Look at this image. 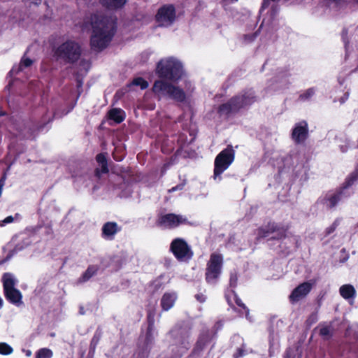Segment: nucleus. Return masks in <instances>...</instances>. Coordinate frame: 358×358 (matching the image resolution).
<instances>
[{"instance_id":"obj_3","label":"nucleus","mask_w":358,"mask_h":358,"mask_svg":"<svg viewBox=\"0 0 358 358\" xmlns=\"http://www.w3.org/2000/svg\"><path fill=\"white\" fill-rule=\"evenodd\" d=\"M257 101L255 92L252 90H245L240 94L230 98L227 102L219 105L217 112L222 116L227 117L231 115L239 113L243 108L251 106Z\"/></svg>"},{"instance_id":"obj_51","label":"nucleus","mask_w":358,"mask_h":358,"mask_svg":"<svg viewBox=\"0 0 358 358\" xmlns=\"http://www.w3.org/2000/svg\"><path fill=\"white\" fill-rule=\"evenodd\" d=\"M228 303H229V305L231 306V307L235 310V308H234V306L228 300Z\"/></svg>"},{"instance_id":"obj_53","label":"nucleus","mask_w":358,"mask_h":358,"mask_svg":"<svg viewBox=\"0 0 358 358\" xmlns=\"http://www.w3.org/2000/svg\"><path fill=\"white\" fill-rule=\"evenodd\" d=\"M236 1H238V0H229V1L231 3L236 2Z\"/></svg>"},{"instance_id":"obj_5","label":"nucleus","mask_w":358,"mask_h":358,"mask_svg":"<svg viewBox=\"0 0 358 358\" xmlns=\"http://www.w3.org/2000/svg\"><path fill=\"white\" fill-rule=\"evenodd\" d=\"M235 159V150L231 145L220 151L214 160V178L220 177Z\"/></svg>"},{"instance_id":"obj_43","label":"nucleus","mask_w":358,"mask_h":358,"mask_svg":"<svg viewBox=\"0 0 358 358\" xmlns=\"http://www.w3.org/2000/svg\"><path fill=\"white\" fill-rule=\"evenodd\" d=\"M36 358H45V349L42 348L38 351Z\"/></svg>"},{"instance_id":"obj_17","label":"nucleus","mask_w":358,"mask_h":358,"mask_svg":"<svg viewBox=\"0 0 358 358\" xmlns=\"http://www.w3.org/2000/svg\"><path fill=\"white\" fill-rule=\"evenodd\" d=\"M96 160L99 164L101 165V169L96 168L94 174L95 176L98 178H100L101 175L102 173L106 174L109 173V168L108 164L107 159V153L106 152H100L98 153L96 157Z\"/></svg>"},{"instance_id":"obj_47","label":"nucleus","mask_w":358,"mask_h":358,"mask_svg":"<svg viewBox=\"0 0 358 358\" xmlns=\"http://www.w3.org/2000/svg\"><path fill=\"white\" fill-rule=\"evenodd\" d=\"M98 341H99V337H96V335H94L93 338H92L91 344L92 345L94 344V345H96Z\"/></svg>"},{"instance_id":"obj_41","label":"nucleus","mask_w":358,"mask_h":358,"mask_svg":"<svg viewBox=\"0 0 358 358\" xmlns=\"http://www.w3.org/2000/svg\"><path fill=\"white\" fill-rule=\"evenodd\" d=\"M329 1H331L332 3H334L336 5V6H337V7H341V6L348 3V1L346 0H329Z\"/></svg>"},{"instance_id":"obj_28","label":"nucleus","mask_w":358,"mask_h":358,"mask_svg":"<svg viewBox=\"0 0 358 358\" xmlns=\"http://www.w3.org/2000/svg\"><path fill=\"white\" fill-rule=\"evenodd\" d=\"M319 335L322 337L324 341H329L333 335L331 327H322L319 330Z\"/></svg>"},{"instance_id":"obj_16","label":"nucleus","mask_w":358,"mask_h":358,"mask_svg":"<svg viewBox=\"0 0 358 358\" xmlns=\"http://www.w3.org/2000/svg\"><path fill=\"white\" fill-rule=\"evenodd\" d=\"M121 228L115 222H108L101 228V236L106 239L113 240L114 236L120 231Z\"/></svg>"},{"instance_id":"obj_6","label":"nucleus","mask_w":358,"mask_h":358,"mask_svg":"<svg viewBox=\"0 0 358 358\" xmlns=\"http://www.w3.org/2000/svg\"><path fill=\"white\" fill-rule=\"evenodd\" d=\"M215 332L206 329L201 331L194 347L187 358H199L206 348L212 344L210 350L215 348Z\"/></svg>"},{"instance_id":"obj_13","label":"nucleus","mask_w":358,"mask_h":358,"mask_svg":"<svg viewBox=\"0 0 358 358\" xmlns=\"http://www.w3.org/2000/svg\"><path fill=\"white\" fill-rule=\"evenodd\" d=\"M350 194L345 192L341 187L336 188L334 191L327 194L322 200V203L327 206L328 209L334 208L345 198H348Z\"/></svg>"},{"instance_id":"obj_30","label":"nucleus","mask_w":358,"mask_h":358,"mask_svg":"<svg viewBox=\"0 0 358 358\" xmlns=\"http://www.w3.org/2000/svg\"><path fill=\"white\" fill-rule=\"evenodd\" d=\"M234 299L236 304L243 309L245 316L247 317L249 315V309L244 304L243 301L238 297L236 292L234 293Z\"/></svg>"},{"instance_id":"obj_31","label":"nucleus","mask_w":358,"mask_h":358,"mask_svg":"<svg viewBox=\"0 0 358 358\" xmlns=\"http://www.w3.org/2000/svg\"><path fill=\"white\" fill-rule=\"evenodd\" d=\"M339 224H340V219L337 218L333 222V223L331 224V226L326 228L325 236H328L332 234Z\"/></svg>"},{"instance_id":"obj_18","label":"nucleus","mask_w":358,"mask_h":358,"mask_svg":"<svg viewBox=\"0 0 358 358\" xmlns=\"http://www.w3.org/2000/svg\"><path fill=\"white\" fill-rule=\"evenodd\" d=\"M153 330L154 329H150V327L147 328L144 341V348L142 352L139 353V356L142 355L143 358H148L149 356L152 345L154 343Z\"/></svg>"},{"instance_id":"obj_33","label":"nucleus","mask_w":358,"mask_h":358,"mask_svg":"<svg viewBox=\"0 0 358 358\" xmlns=\"http://www.w3.org/2000/svg\"><path fill=\"white\" fill-rule=\"evenodd\" d=\"M318 320V315L317 313H313L311 315H310L308 318L306 320V326L310 327L313 325V324H315L317 321Z\"/></svg>"},{"instance_id":"obj_2","label":"nucleus","mask_w":358,"mask_h":358,"mask_svg":"<svg viewBox=\"0 0 358 358\" xmlns=\"http://www.w3.org/2000/svg\"><path fill=\"white\" fill-rule=\"evenodd\" d=\"M92 28L90 45L92 50L101 52L113 41L117 29V19L115 15L94 13L89 18Z\"/></svg>"},{"instance_id":"obj_21","label":"nucleus","mask_w":358,"mask_h":358,"mask_svg":"<svg viewBox=\"0 0 358 358\" xmlns=\"http://www.w3.org/2000/svg\"><path fill=\"white\" fill-rule=\"evenodd\" d=\"M33 63L34 60L28 57L25 53L22 56L20 63L13 67L10 73L17 74L19 72L22 71L24 69L30 67Z\"/></svg>"},{"instance_id":"obj_40","label":"nucleus","mask_w":358,"mask_h":358,"mask_svg":"<svg viewBox=\"0 0 358 358\" xmlns=\"http://www.w3.org/2000/svg\"><path fill=\"white\" fill-rule=\"evenodd\" d=\"M14 221V217L13 216H8L6 217L3 220L1 221L0 226L3 227L5 224L11 223Z\"/></svg>"},{"instance_id":"obj_15","label":"nucleus","mask_w":358,"mask_h":358,"mask_svg":"<svg viewBox=\"0 0 358 358\" xmlns=\"http://www.w3.org/2000/svg\"><path fill=\"white\" fill-rule=\"evenodd\" d=\"M312 289V284H310L308 282H305L299 285H298L296 287H295L293 291L290 293V295L289 296V301L292 303H294L306 296L308 294V293L310 292Z\"/></svg>"},{"instance_id":"obj_45","label":"nucleus","mask_w":358,"mask_h":358,"mask_svg":"<svg viewBox=\"0 0 358 358\" xmlns=\"http://www.w3.org/2000/svg\"><path fill=\"white\" fill-rule=\"evenodd\" d=\"M52 357V351L50 349L46 348V358Z\"/></svg>"},{"instance_id":"obj_34","label":"nucleus","mask_w":358,"mask_h":358,"mask_svg":"<svg viewBox=\"0 0 358 358\" xmlns=\"http://www.w3.org/2000/svg\"><path fill=\"white\" fill-rule=\"evenodd\" d=\"M245 345L244 343L242 344L241 348H237L235 353L233 355L234 358H241L245 355Z\"/></svg>"},{"instance_id":"obj_14","label":"nucleus","mask_w":358,"mask_h":358,"mask_svg":"<svg viewBox=\"0 0 358 358\" xmlns=\"http://www.w3.org/2000/svg\"><path fill=\"white\" fill-rule=\"evenodd\" d=\"M291 137L296 145L305 143L308 137V126L306 120L295 124L292 131Z\"/></svg>"},{"instance_id":"obj_42","label":"nucleus","mask_w":358,"mask_h":358,"mask_svg":"<svg viewBox=\"0 0 358 358\" xmlns=\"http://www.w3.org/2000/svg\"><path fill=\"white\" fill-rule=\"evenodd\" d=\"M270 5V0H263L261 6V10L267 8Z\"/></svg>"},{"instance_id":"obj_4","label":"nucleus","mask_w":358,"mask_h":358,"mask_svg":"<svg viewBox=\"0 0 358 358\" xmlns=\"http://www.w3.org/2000/svg\"><path fill=\"white\" fill-rule=\"evenodd\" d=\"M55 55L66 64H73L82 55L81 45L74 41L67 40L60 44L55 52Z\"/></svg>"},{"instance_id":"obj_1","label":"nucleus","mask_w":358,"mask_h":358,"mask_svg":"<svg viewBox=\"0 0 358 358\" xmlns=\"http://www.w3.org/2000/svg\"><path fill=\"white\" fill-rule=\"evenodd\" d=\"M155 73L159 80L154 83L152 88L153 93L158 96H168L177 102H185V90L171 84L181 80L184 74L180 62L173 57L162 59L156 65Z\"/></svg>"},{"instance_id":"obj_32","label":"nucleus","mask_w":358,"mask_h":358,"mask_svg":"<svg viewBox=\"0 0 358 358\" xmlns=\"http://www.w3.org/2000/svg\"><path fill=\"white\" fill-rule=\"evenodd\" d=\"M13 352V348L6 343H0V354L8 355Z\"/></svg>"},{"instance_id":"obj_9","label":"nucleus","mask_w":358,"mask_h":358,"mask_svg":"<svg viewBox=\"0 0 358 358\" xmlns=\"http://www.w3.org/2000/svg\"><path fill=\"white\" fill-rule=\"evenodd\" d=\"M169 251L178 261H188L192 258L194 252L186 241L176 238L171 241Z\"/></svg>"},{"instance_id":"obj_38","label":"nucleus","mask_w":358,"mask_h":358,"mask_svg":"<svg viewBox=\"0 0 358 358\" xmlns=\"http://www.w3.org/2000/svg\"><path fill=\"white\" fill-rule=\"evenodd\" d=\"M222 327H223V322L222 320H218L215 323L214 329H210V331L215 332V337H216L217 331L221 329L222 328Z\"/></svg>"},{"instance_id":"obj_35","label":"nucleus","mask_w":358,"mask_h":358,"mask_svg":"<svg viewBox=\"0 0 358 358\" xmlns=\"http://www.w3.org/2000/svg\"><path fill=\"white\" fill-rule=\"evenodd\" d=\"M148 327L150 329L155 328V314L149 312L147 315Z\"/></svg>"},{"instance_id":"obj_46","label":"nucleus","mask_w":358,"mask_h":358,"mask_svg":"<svg viewBox=\"0 0 358 358\" xmlns=\"http://www.w3.org/2000/svg\"><path fill=\"white\" fill-rule=\"evenodd\" d=\"M113 158L115 161H117V162H121L123 159L122 157H121L120 156H116V155L114 153L113 154Z\"/></svg>"},{"instance_id":"obj_8","label":"nucleus","mask_w":358,"mask_h":358,"mask_svg":"<svg viewBox=\"0 0 358 358\" xmlns=\"http://www.w3.org/2000/svg\"><path fill=\"white\" fill-rule=\"evenodd\" d=\"M289 226H281L280 224L269 222L266 225L259 227L257 229V240L268 237L271 234H276L271 237V240H282L286 238Z\"/></svg>"},{"instance_id":"obj_52","label":"nucleus","mask_w":358,"mask_h":358,"mask_svg":"<svg viewBox=\"0 0 358 358\" xmlns=\"http://www.w3.org/2000/svg\"><path fill=\"white\" fill-rule=\"evenodd\" d=\"M3 306V299L0 297V308L2 307Z\"/></svg>"},{"instance_id":"obj_12","label":"nucleus","mask_w":358,"mask_h":358,"mask_svg":"<svg viewBox=\"0 0 358 358\" xmlns=\"http://www.w3.org/2000/svg\"><path fill=\"white\" fill-rule=\"evenodd\" d=\"M176 8L172 4L162 6L155 14V20L161 26L171 25L176 20Z\"/></svg>"},{"instance_id":"obj_44","label":"nucleus","mask_w":358,"mask_h":358,"mask_svg":"<svg viewBox=\"0 0 358 358\" xmlns=\"http://www.w3.org/2000/svg\"><path fill=\"white\" fill-rule=\"evenodd\" d=\"M195 298L200 303H203L206 300V297L203 294H196L195 296Z\"/></svg>"},{"instance_id":"obj_23","label":"nucleus","mask_w":358,"mask_h":358,"mask_svg":"<svg viewBox=\"0 0 358 358\" xmlns=\"http://www.w3.org/2000/svg\"><path fill=\"white\" fill-rule=\"evenodd\" d=\"M358 180V166L355 168L353 172L349 174L345 180L340 186L345 192H348V188L352 187L355 182Z\"/></svg>"},{"instance_id":"obj_50","label":"nucleus","mask_w":358,"mask_h":358,"mask_svg":"<svg viewBox=\"0 0 358 358\" xmlns=\"http://www.w3.org/2000/svg\"><path fill=\"white\" fill-rule=\"evenodd\" d=\"M25 352L27 357H30L31 355V352L29 350H26Z\"/></svg>"},{"instance_id":"obj_20","label":"nucleus","mask_w":358,"mask_h":358,"mask_svg":"<svg viewBox=\"0 0 358 358\" xmlns=\"http://www.w3.org/2000/svg\"><path fill=\"white\" fill-rule=\"evenodd\" d=\"M177 299L175 292H165L161 299V306L164 311H169L174 305Z\"/></svg>"},{"instance_id":"obj_26","label":"nucleus","mask_w":358,"mask_h":358,"mask_svg":"<svg viewBox=\"0 0 358 358\" xmlns=\"http://www.w3.org/2000/svg\"><path fill=\"white\" fill-rule=\"evenodd\" d=\"M189 348V342L184 338L182 341H181L179 345H176L172 348V351H173L175 349L177 351L176 354L175 355V358H182Z\"/></svg>"},{"instance_id":"obj_49","label":"nucleus","mask_w":358,"mask_h":358,"mask_svg":"<svg viewBox=\"0 0 358 358\" xmlns=\"http://www.w3.org/2000/svg\"><path fill=\"white\" fill-rule=\"evenodd\" d=\"M255 37H256L255 34L252 35V36H248V35L245 36V38H249L250 40H253Z\"/></svg>"},{"instance_id":"obj_11","label":"nucleus","mask_w":358,"mask_h":358,"mask_svg":"<svg viewBox=\"0 0 358 358\" xmlns=\"http://www.w3.org/2000/svg\"><path fill=\"white\" fill-rule=\"evenodd\" d=\"M188 221L181 215L169 213L159 215L156 220V225L161 227L173 229L180 224H188Z\"/></svg>"},{"instance_id":"obj_54","label":"nucleus","mask_w":358,"mask_h":358,"mask_svg":"<svg viewBox=\"0 0 358 358\" xmlns=\"http://www.w3.org/2000/svg\"><path fill=\"white\" fill-rule=\"evenodd\" d=\"M4 113L0 112V115H3Z\"/></svg>"},{"instance_id":"obj_25","label":"nucleus","mask_w":358,"mask_h":358,"mask_svg":"<svg viewBox=\"0 0 358 358\" xmlns=\"http://www.w3.org/2000/svg\"><path fill=\"white\" fill-rule=\"evenodd\" d=\"M99 271V266L97 265H90L85 272L79 278L80 282H85L92 278V276L96 275Z\"/></svg>"},{"instance_id":"obj_10","label":"nucleus","mask_w":358,"mask_h":358,"mask_svg":"<svg viewBox=\"0 0 358 358\" xmlns=\"http://www.w3.org/2000/svg\"><path fill=\"white\" fill-rule=\"evenodd\" d=\"M16 280L10 273H5L3 276V289L6 299L12 303L19 305L22 303V294L15 288Z\"/></svg>"},{"instance_id":"obj_24","label":"nucleus","mask_w":358,"mask_h":358,"mask_svg":"<svg viewBox=\"0 0 358 358\" xmlns=\"http://www.w3.org/2000/svg\"><path fill=\"white\" fill-rule=\"evenodd\" d=\"M341 296L345 299L355 298L356 296V290L352 285H343L339 289Z\"/></svg>"},{"instance_id":"obj_22","label":"nucleus","mask_w":358,"mask_h":358,"mask_svg":"<svg viewBox=\"0 0 358 358\" xmlns=\"http://www.w3.org/2000/svg\"><path fill=\"white\" fill-rule=\"evenodd\" d=\"M108 118L116 123H120L125 120V112L120 108H113L108 113Z\"/></svg>"},{"instance_id":"obj_37","label":"nucleus","mask_w":358,"mask_h":358,"mask_svg":"<svg viewBox=\"0 0 358 358\" xmlns=\"http://www.w3.org/2000/svg\"><path fill=\"white\" fill-rule=\"evenodd\" d=\"M341 38H342L343 41L345 43V45H347L348 43H349V41H348V29L346 27H344L342 29Z\"/></svg>"},{"instance_id":"obj_55","label":"nucleus","mask_w":358,"mask_h":358,"mask_svg":"<svg viewBox=\"0 0 358 358\" xmlns=\"http://www.w3.org/2000/svg\"><path fill=\"white\" fill-rule=\"evenodd\" d=\"M356 2L358 3V0H356Z\"/></svg>"},{"instance_id":"obj_27","label":"nucleus","mask_w":358,"mask_h":358,"mask_svg":"<svg viewBox=\"0 0 358 358\" xmlns=\"http://www.w3.org/2000/svg\"><path fill=\"white\" fill-rule=\"evenodd\" d=\"M315 87H310L299 95V100L301 101H308L315 95Z\"/></svg>"},{"instance_id":"obj_19","label":"nucleus","mask_w":358,"mask_h":358,"mask_svg":"<svg viewBox=\"0 0 358 358\" xmlns=\"http://www.w3.org/2000/svg\"><path fill=\"white\" fill-rule=\"evenodd\" d=\"M127 0H99V4L109 10H116L122 8L127 4Z\"/></svg>"},{"instance_id":"obj_39","label":"nucleus","mask_w":358,"mask_h":358,"mask_svg":"<svg viewBox=\"0 0 358 358\" xmlns=\"http://www.w3.org/2000/svg\"><path fill=\"white\" fill-rule=\"evenodd\" d=\"M184 187H185V184L180 183V184L176 185L175 187L171 188L169 190V192L171 193V192H174L176 191H180V190H182L184 189Z\"/></svg>"},{"instance_id":"obj_36","label":"nucleus","mask_w":358,"mask_h":358,"mask_svg":"<svg viewBox=\"0 0 358 358\" xmlns=\"http://www.w3.org/2000/svg\"><path fill=\"white\" fill-rule=\"evenodd\" d=\"M238 283V275L236 273H231L229 275V286L236 287Z\"/></svg>"},{"instance_id":"obj_48","label":"nucleus","mask_w":358,"mask_h":358,"mask_svg":"<svg viewBox=\"0 0 358 358\" xmlns=\"http://www.w3.org/2000/svg\"><path fill=\"white\" fill-rule=\"evenodd\" d=\"M285 358H294V357L290 355V352L289 350H287L285 355Z\"/></svg>"},{"instance_id":"obj_7","label":"nucleus","mask_w":358,"mask_h":358,"mask_svg":"<svg viewBox=\"0 0 358 358\" xmlns=\"http://www.w3.org/2000/svg\"><path fill=\"white\" fill-rule=\"evenodd\" d=\"M223 257L221 254L213 253L206 265L205 280L208 284L215 285L222 273Z\"/></svg>"},{"instance_id":"obj_29","label":"nucleus","mask_w":358,"mask_h":358,"mask_svg":"<svg viewBox=\"0 0 358 358\" xmlns=\"http://www.w3.org/2000/svg\"><path fill=\"white\" fill-rule=\"evenodd\" d=\"M132 85L139 86L141 90H145L148 87V82L142 78V77H136L131 82Z\"/></svg>"},{"instance_id":"obj_56","label":"nucleus","mask_w":358,"mask_h":358,"mask_svg":"<svg viewBox=\"0 0 358 358\" xmlns=\"http://www.w3.org/2000/svg\"><path fill=\"white\" fill-rule=\"evenodd\" d=\"M271 1H277V0H271Z\"/></svg>"}]
</instances>
